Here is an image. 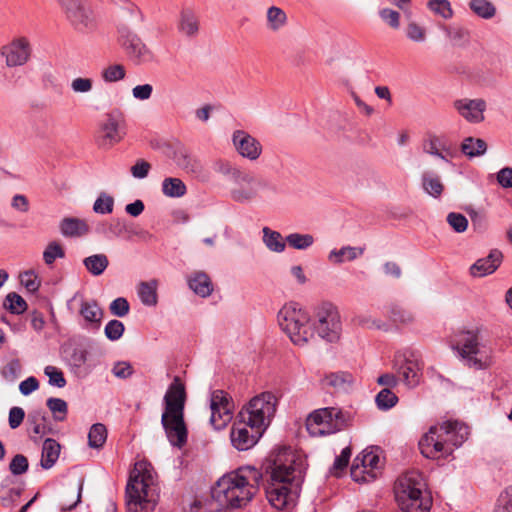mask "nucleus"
Returning <instances> with one entry per match:
<instances>
[{"mask_svg":"<svg viewBox=\"0 0 512 512\" xmlns=\"http://www.w3.org/2000/svg\"><path fill=\"white\" fill-rule=\"evenodd\" d=\"M281 329L298 346L306 345L314 332L319 337L335 342L340 338L342 325L337 308L328 302L319 305L315 311V321L310 325V317L298 303L285 304L277 314Z\"/></svg>","mask_w":512,"mask_h":512,"instance_id":"1","label":"nucleus"},{"mask_svg":"<svg viewBox=\"0 0 512 512\" xmlns=\"http://www.w3.org/2000/svg\"><path fill=\"white\" fill-rule=\"evenodd\" d=\"M304 460L290 447H282L266 468L265 493L268 502L278 510L293 501L292 487L298 488L305 473Z\"/></svg>","mask_w":512,"mask_h":512,"instance_id":"2","label":"nucleus"},{"mask_svg":"<svg viewBox=\"0 0 512 512\" xmlns=\"http://www.w3.org/2000/svg\"><path fill=\"white\" fill-rule=\"evenodd\" d=\"M262 473L253 466H243L223 475L212 488V497L222 508H242L254 497Z\"/></svg>","mask_w":512,"mask_h":512,"instance_id":"3","label":"nucleus"},{"mask_svg":"<svg viewBox=\"0 0 512 512\" xmlns=\"http://www.w3.org/2000/svg\"><path fill=\"white\" fill-rule=\"evenodd\" d=\"M160 498V487L152 466L135 463L126 486V505L129 512H153Z\"/></svg>","mask_w":512,"mask_h":512,"instance_id":"4","label":"nucleus"},{"mask_svg":"<svg viewBox=\"0 0 512 512\" xmlns=\"http://www.w3.org/2000/svg\"><path fill=\"white\" fill-rule=\"evenodd\" d=\"M469 436V428L458 421H447L441 426H433L420 439L421 454L430 459L447 457L454 448L460 447Z\"/></svg>","mask_w":512,"mask_h":512,"instance_id":"5","label":"nucleus"},{"mask_svg":"<svg viewBox=\"0 0 512 512\" xmlns=\"http://www.w3.org/2000/svg\"><path fill=\"white\" fill-rule=\"evenodd\" d=\"M213 169L232 184L229 197L237 203H249L258 197L260 191L270 187L266 178L244 170L226 160L216 161Z\"/></svg>","mask_w":512,"mask_h":512,"instance_id":"6","label":"nucleus"},{"mask_svg":"<svg viewBox=\"0 0 512 512\" xmlns=\"http://www.w3.org/2000/svg\"><path fill=\"white\" fill-rule=\"evenodd\" d=\"M420 473L408 472L399 477L395 483L396 501L403 512H429L432 498L425 489Z\"/></svg>","mask_w":512,"mask_h":512,"instance_id":"7","label":"nucleus"},{"mask_svg":"<svg viewBox=\"0 0 512 512\" xmlns=\"http://www.w3.org/2000/svg\"><path fill=\"white\" fill-rule=\"evenodd\" d=\"M353 413L337 407L313 411L306 420V428L313 437L325 436L343 430L351 424Z\"/></svg>","mask_w":512,"mask_h":512,"instance_id":"8","label":"nucleus"},{"mask_svg":"<svg viewBox=\"0 0 512 512\" xmlns=\"http://www.w3.org/2000/svg\"><path fill=\"white\" fill-rule=\"evenodd\" d=\"M277 398L271 392H263L253 397L249 403L242 408L238 418L243 422L262 430L263 432L269 426L272 417L276 412Z\"/></svg>","mask_w":512,"mask_h":512,"instance_id":"9","label":"nucleus"},{"mask_svg":"<svg viewBox=\"0 0 512 512\" xmlns=\"http://www.w3.org/2000/svg\"><path fill=\"white\" fill-rule=\"evenodd\" d=\"M69 22L81 32L91 31L97 25V18L87 0H56Z\"/></svg>","mask_w":512,"mask_h":512,"instance_id":"10","label":"nucleus"},{"mask_svg":"<svg viewBox=\"0 0 512 512\" xmlns=\"http://www.w3.org/2000/svg\"><path fill=\"white\" fill-rule=\"evenodd\" d=\"M233 402L223 390H214L210 396V423L216 429L224 428L232 419Z\"/></svg>","mask_w":512,"mask_h":512,"instance_id":"11","label":"nucleus"},{"mask_svg":"<svg viewBox=\"0 0 512 512\" xmlns=\"http://www.w3.org/2000/svg\"><path fill=\"white\" fill-rule=\"evenodd\" d=\"M453 349L457 351L458 355L466 361V364L476 369H483L484 362L478 358L479 354V339L475 331H465L459 336V340Z\"/></svg>","mask_w":512,"mask_h":512,"instance_id":"12","label":"nucleus"},{"mask_svg":"<svg viewBox=\"0 0 512 512\" xmlns=\"http://www.w3.org/2000/svg\"><path fill=\"white\" fill-rule=\"evenodd\" d=\"M161 424L171 445L181 448L187 442L184 412H163Z\"/></svg>","mask_w":512,"mask_h":512,"instance_id":"13","label":"nucleus"},{"mask_svg":"<svg viewBox=\"0 0 512 512\" xmlns=\"http://www.w3.org/2000/svg\"><path fill=\"white\" fill-rule=\"evenodd\" d=\"M119 33L121 44L134 63L143 64L153 59L152 52L138 35L125 27L119 29Z\"/></svg>","mask_w":512,"mask_h":512,"instance_id":"14","label":"nucleus"},{"mask_svg":"<svg viewBox=\"0 0 512 512\" xmlns=\"http://www.w3.org/2000/svg\"><path fill=\"white\" fill-rule=\"evenodd\" d=\"M125 135L124 119L120 111L107 114L100 126L99 142L102 147H111L120 142Z\"/></svg>","mask_w":512,"mask_h":512,"instance_id":"15","label":"nucleus"},{"mask_svg":"<svg viewBox=\"0 0 512 512\" xmlns=\"http://www.w3.org/2000/svg\"><path fill=\"white\" fill-rule=\"evenodd\" d=\"M263 431L249 427L248 424L243 422V419L238 418L232 426L230 439L232 445L239 451H246L252 448L263 435Z\"/></svg>","mask_w":512,"mask_h":512,"instance_id":"16","label":"nucleus"},{"mask_svg":"<svg viewBox=\"0 0 512 512\" xmlns=\"http://www.w3.org/2000/svg\"><path fill=\"white\" fill-rule=\"evenodd\" d=\"M453 107L467 122L478 124L485 119L484 112L487 109V103L482 98H461L453 102Z\"/></svg>","mask_w":512,"mask_h":512,"instance_id":"17","label":"nucleus"},{"mask_svg":"<svg viewBox=\"0 0 512 512\" xmlns=\"http://www.w3.org/2000/svg\"><path fill=\"white\" fill-rule=\"evenodd\" d=\"M232 143L238 154L250 161L257 160L262 153L261 143L244 130H235L233 132Z\"/></svg>","mask_w":512,"mask_h":512,"instance_id":"18","label":"nucleus"},{"mask_svg":"<svg viewBox=\"0 0 512 512\" xmlns=\"http://www.w3.org/2000/svg\"><path fill=\"white\" fill-rule=\"evenodd\" d=\"M380 458L378 454L373 451L364 450L358 455L351 467V476L355 481H366L365 475L374 478L376 476L375 470L379 468Z\"/></svg>","mask_w":512,"mask_h":512,"instance_id":"19","label":"nucleus"},{"mask_svg":"<svg viewBox=\"0 0 512 512\" xmlns=\"http://www.w3.org/2000/svg\"><path fill=\"white\" fill-rule=\"evenodd\" d=\"M30 54L29 41L24 37L17 38L2 48V55L5 57L6 64L9 67L24 65L28 61Z\"/></svg>","mask_w":512,"mask_h":512,"instance_id":"20","label":"nucleus"},{"mask_svg":"<svg viewBox=\"0 0 512 512\" xmlns=\"http://www.w3.org/2000/svg\"><path fill=\"white\" fill-rule=\"evenodd\" d=\"M79 314L82 317V327L84 329L90 331H98L100 329L104 311L96 300L82 299L80 302Z\"/></svg>","mask_w":512,"mask_h":512,"instance_id":"21","label":"nucleus"},{"mask_svg":"<svg viewBox=\"0 0 512 512\" xmlns=\"http://www.w3.org/2000/svg\"><path fill=\"white\" fill-rule=\"evenodd\" d=\"M185 401V386L180 377L175 376L164 396V412H184Z\"/></svg>","mask_w":512,"mask_h":512,"instance_id":"22","label":"nucleus"},{"mask_svg":"<svg viewBox=\"0 0 512 512\" xmlns=\"http://www.w3.org/2000/svg\"><path fill=\"white\" fill-rule=\"evenodd\" d=\"M503 254L498 249L490 251L487 257L478 259L471 267L470 274L473 277H484L494 273L500 266Z\"/></svg>","mask_w":512,"mask_h":512,"instance_id":"23","label":"nucleus"},{"mask_svg":"<svg viewBox=\"0 0 512 512\" xmlns=\"http://www.w3.org/2000/svg\"><path fill=\"white\" fill-rule=\"evenodd\" d=\"M421 369L419 360L411 354L404 358L397 372L407 387L414 388L420 383Z\"/></svg>","mask_w":512,"mask_h":512,"instance_id":"24","label":"nucleus"},{"mask_svg":"<svg viewBox=\"0 0 512 512\" xmlns=\"http://www.w3.org/2000/svg\"><path fill=\"white\" fill-rule=\"evenodd\" d=\"M177 29L179 33L188 38H195L198 35L200 22L198 15L193 9L189 7L181 9L177 21Z\"/></svg>","mask_w":512,"mask_h":512,"instance_id":"25","label":"nucleus"},{"mask_svg":"<svg viewBox=\"0 0 512 512\" xmlns=\"http://www.w3.org/2000/svg\"><path fill=\"white\" fill-rule=\"evenodd\" d=\"M364 253V248L343 246L340 249H332L328 254L329 262L340 265L346 261H354Z\"/></svg>","mask_w":512,"mask_h":512,"instance_id":"26","label":"nucleus"},{"mask_svg":"<svg viewBox=\"0 0 512 512\" xmlns=\"http://www.w3.org/2000/svg\"><path fill=\"white\" fill-rule=\"evenodd\" d=\"M188 285L194 293L203 298L210 296L213 291L209 276L202 271L193 273L188 279Z\"/></svg>","mask_w":512,"mask_h":512,"instance_id":"27","label":"nucleus"},{"mask_svg":"<svg viewBox=\"0 0 512 512\" xmlns=\"http://www.w3.org/2000/svg\"><path fill=\"white\" fill-rule=\"evenodd\" d=\"M158 281L156 279H152L150 281L140 282L137 287V294L144 306L147 307H155L158 303Z\"/></svg>","mask_w":512,"mask_h":512,"instance_id":"28","label":"nucleus"},{"mask_svg":"<svg viewBox=\"0 0 512 512\" xmlns=\"http://www.w3.org/2000/svg\"><path fill=\"white\" fill-rule=\"evenodd\" d=\"M60 232L64 237H79L88 232V225L85 221L74 218L66 217L59 224Z\"/></svg>","mask_w":512,"mask_h":512,"instance_id":"29","label":"nucleus"},{"mask_svg":"<svg viewBox=\"0 0 512 512\" xmlns=\"http://www.w3.org/2000/svg\"><path fill=\"white\" fill-rule=\"evenodd\" d=\"M60 455L59 443L52 439L47 438L42 447V455L40 465L43 469H50L54 466Z\"/></svg>","mask_w":512,"mask_h":512,"instance_id":"30","label":"nucleus"},{"mask_svg":"<svg viewBox=\"0 0 512 512\" xmlns=\"http://www.w3.org/2000/svg\"><path fill=\"white\" fill-rule=\"evenodd\" d=\"M423 190L433 198H439L444 190L440 177L432 171H425L421 175Z\"/></svg>","mask_w":512,"mask_h":512,"instance_id":"31","label":"nucleus"},{"mask_svg":"<svg viewBox=\"0 0 512 512\" xmlns=\"http://www.w3.org/2000/svg\"><path fill=\"white\" fill-rule=\"evenodd\" d=\"M461 152L468 158L483 156L487 152V143L480 138L466 137L461 143Z\"/></svg>","mask_w":512,"mask_h":512,"instance_id":"32","label":"nucleus"},{"mask_svg":"<svg viewBox=\"0 0 512 512\" xmlns=\"http://www.w3.org/2000/svg\"><path fill=\"white\" fill-rule=\"evenodd\" d=\"M262 233V240L267 249L275 253H282L285 250L287 242L283 239L280 232L264 227Z\"/></svg>","mask_w":512,"mask_h":512,"instance_id":"33","label":"nucleus"},{"mask_svg":"<svg viewBox=\"0 0 512 512\" xmlns=\"http://www.w3.org/2000/svg\"><path fill=\"white\" fill-rule=\"evenodd\" d=\"M162 193L169 198H180L187 192L185 183L176 177H167L162 181Z\"/></svg>","mask_w":512,"mask_h":512,"instance_id":"34","label":"nucleus"},{"mask_svg":"<svg viewBox=\"0 0 512 512\" xmlns=\"http://www.w3.org/2000/svg\"><path fill=\"white\" fill-rule=\"evenodd\" d=\"M353 381L354 377L348 372L330 373L324 378L325 385L333 387L338 391H347Z\"/></svg>","mask_w":512,"mask_h":512,"instance_id":"35","label":"nucleus"},{"mask_svg":"<svg viewBox=\"0 0 512 512\" xmlns=\"http://www.w3.org/2000/svg\"><path fill=\"white\" fill-rule=\"evenodd\" d=\"M83 265L93 276H100L107 269L109 260L105 254H94L84 258Z\"/></svg>","mask_w":512,"mask_h":512,"instance_id":"36","label":"nucleus"},{"mask_svg":"<svg viewBox=\"0 0 512 512\" xmlns=\"http://www.w3.org/2000/svg\"><path fill=\"white\" fill-rule=\"evenodd\" d=\"M101 233L106 234L108 237H127L129 238L133 234L132 226L129 225L124 219H114L107 227V230H98Z\"/></svg>","mask_w":512,"mask_h":512,"instance_id":"37","label":"nucleus"},{"mask_svg":"<svg viewBox=\"0 0 512 512\" xmlns=\"http://www.w3.org/2000/svg\"><path fill=\"white\" fill-rule=\"evenodd\" d=\"M267 27L271 31H278L287 23V15L285 11L277 6H271L267 10Z\"/></svg>","mask_w":512,"mask_h":512,"instance_id":"38","label":"nucleus"},{"mask_svg":"<svg viewBox=\"0 0 512 512\" xmlns=\"http://www.w3.org/2000/svg\"><path fill=\"white\" fill-rule=\"evenodd\" d=\"M469 8L478 17L483 19H491L496 15V7L489 0H470Z\"/></svg>","mask_w":512,"mask_h":512,"instance_id":"39","label":"nucleus"},{"mask_svg":"<svg viewBox=\"0 0 512 512\" xmlns=\"http://www.w3.org/2000/svg\"><path fill=\"white\" fill-rule=\"evenodd\" d=\"M285 240L290 247L296 250H306L310 248L315 242L313 235L296 232L287 235Z\"/></svg>","mask_w":512,"mask_h":512,"instance_id":"40","label":"nucleus"},{"mask_svg":"<svg viewBox=\"0 0 512 512\" xmlns=\"http://www.w3.org/2000/svg\"><path fill=\"white\" fill-rule=\"evenodd\" d=\"M107 439V429L101 423L93 424L88 433V444L91 448H101Z\"/></svg>","mask_w":512,"mask_h":512,"instance_id":"41","label":"nucleus"},{"mask_svg":"<svg viewBox=\"0 0 512 512\" xmlns=\"http://www.w3.org/2000/svg\"><path fill=\"white\" fill-rule=\"evenodd\" d=\"M3 305L12 314L17 315L24 313L27 309L26 301L16 292L8 293Z\"/></svg>","mask_w":512,"mask_h":512,"instance_id":"42","label":"nucleus"},{"mask_svg":"<svg viewBox=\"0 0 512 512\" xmlns=\"http://www.w3.org/2000/svg\"><path fill=\"white\" fill-rule=\"evenodd\" d=\"M375 402L380 410L386 411L397 404L398 397L389 388H383L376 395Z\"/></svg>","mask_w":512,"mask_h":512,"instance_id":"43","label":"nucleus"},{"mask_svg":"<svg viewBox=\"0 0 512 512\" xmlns=\"http://www.w3.org/2000/svg\"><path fill=\"white\" fill-rule=\"evenodd\" d=\"M389 318L394 323H399L402 325H410L414 321V315L412 312L404 309L399 305H391L388 311Z\"/></svg>","mask_w":512,"mask_h":512,"instance_id":"44","label":"nucleus"},{"mask_svg":"<svg viewBox=\"0 0 512 512\" xmlns=\"http://www.w3.org/2000/svg\"><path fill=\"white\" fill-rule=\"evenodd\" d=\"M126 76L125 67L122 64H112L104 68L101 77L106 83H113L123 80Z\"/></svg>","mask_w":512,"mask_h":512,"instance_id":"45","label":"nucleus"},{"mask_svg":"<svg viewBox=\"0 0 512 512\" xmlns=\"http://www.w3.org/2000/svg\"><path fill=\"white\" fill-rule=\"evenodd\" d=\"M175 161L178 167L188 173H196L200 171V164L197 160L190 157L185 151H179L175 155Z\"/></svg>","mask_w":512,"mask_h":512,"instance_id":"46","label":"nucleus"},{"mask_svg":"<svg viewBox=\"0 0 512 512\" xmlns=\"http://www.w3.org/2000/svg\"><path fill=\"white\" fill-rule=\"evenodd\" d=\"M427 7L434 14L439 15L444 19H450L453 17V9L448 0H429L427 2Z\"/></svg>","mask_w":512,"mask_h":512,"instance_id":"47","label":"nucleus"},{"mask_svg":"<svg viewBox=\"0 0 512 512\" xmlns=\"http://www.w3.org/2000/svg\"><path fill=\"white\" fill-rule=\"evenodd\" d=\"M65 250L64 248L56 241L50 242L44 252H43V260L46 265H52L56 259L64 258Z\"/></svg>","mask_w":512,"mask_h":512,"instance_id":"48","label":"nucleus"},{"mask_svg":"<svg viewBox=\"0 0 512 512\" xmlns=\"http://www.w3.org/2000/svg\"><path fill=\"white\" fill-rule=\"evenodd\" d=\"M47 407L54 414V418L57 421H63L68 412V406L66 401L61 398L51 397L47 400Z\"/></svg>","mask_w":512,"mask_h":512,"instance_id":"49","label":"nucleus"},{"mask_svg":"<svg viewBox=\"0 0 512 512\" xmlns=\"http://www.w3.org/2000/svg\"><path fill=\"white\" fill-rule=\"evenodd\" d=\"M124 331V324L117 319L110 320L104 328V334L110 341L119 340L123 336Z\"/></svg>","mask_w":512,"mask_h":512,"instance_id":"50","label":"nucleus"},{"mask_svg":"<svg viewBox=\"0 0 512 512\" xmlns=\"http://www.w3.org/2000/svg\"><path fill=\"white\" fill-rule=\"evenodd\" d=\"M114 199L106 193H101L93 205V210L98 214H110L113 211Z\"/></svg>","mask_w":512,"mask_h":512,"instance_id":"51","label":"nucleus"},{"mask_svg":"<svg viewBox=\"0 0 512 512\" xmlns=\"http://www.w3.org/2000/svg\"><path fill=\"white\" fill-rule=\"evenodd\" d=\"M29 468V462L26 456L23 454H16L10 464H9V470L12 475L18 476L22 475L27 472Z\"/></svg>","mask_w":512,"mask_h":512,"instance_id":"52","label":"nucleus"},{"mask_svg":"<svg viewBox=\"0 0 512 512\" xmlns=\"http://www.w3.org/2000/svg\"><path fill=\"white\" fill-rule=\"evenodd\" d=\"M44 373L49 378V384L58 388H63L66 385V379L63 372L55 366H46Z\"/></svg>","mask_w":512,"mask_h":512,"instance_id":"53","label":"nucleus"},{"mask_svg":"<svg viewBox=\"0 0 512 512\" xmlns=\"http://www.w3.org/2000/svg\"><path fill=\"white\" fill-rule=\"evenodd\" d=\"M494 512H512V486L500 494Z\"/></svg>","mask_w":512,"mask_h":512,"instance_id":"54","label":"nucleus"},{"mask_svg":"<svg viewBox=\"0 0 512 512\" xmlns=\"http://www.w3.org/2000/svg\"><path fill=\"white\" fill-rule=\"evenodd\" d=\"M447 222L453 228V230L457 233H463L466 231L468 227L467 218L461 214L456 212H451L447 215Z\"/></svg>","mask_w":512,"mask_h":512,"instance_id":"55","label":"nucleus"},{"mask_svg":"<svg viewBox=\"0 0 512 512\" xmlns=\"http://www.w3.org/2000/svg\"><path fill=\"white\" fill-rule=\"evenodd\" d=\"M109 310L116 317H125L130 311V305L126 298L118 297L110 303Z\"/></svg>","mask_w":512,"mask_h":512,"instance_id":"56","label":"nucleus"},{"mask_svg":"<svg viewBox=\"0 0 512 512\" xmlns=\"http://www.w3.org/2000/svg\"><path fill=\"white\" fill-rule=\"evenodd\" d=\"M112 374L119 379H128L134 374V368L128 361H118L114 363Z\"/></svg>","mask_w":512,"mask_h":512,"instance_id":"57","label":"nucleus"},{"mask_svg":"<svg viewBox=\"0 0 512 512\" xmlns=\"http://www.w3.org/2000/svg\"><path fill=\"white\" fill-rule=\"evenodd\" d=\"M21 284L27 289L28 292L34 293L40 287V281L34 271H25L20 275Z\"/></svg>","mask_w":512,"mask_h":512,"instance_id":"58","label":"nucleus"},{"mask_svg":"<svg viewBox=\"0 0 512 512\" xmlns=\"http://www.w3.org/2000/svg\"><path fill=\"white\" fill-rule=\"evenodd\" d=\"M379 17L393 29L400 27V14L395 10L383 8L379 11Z\"/></svg>","mask_w":512,"mask_h":512,"instance_id":"59","label":"nucleus"},{"mask_svg":"<svg viewBox=\"0 0 512 512\" xmlns=\"http://www.w3.org/2000/svg\"><path fill=\"white\" fill-rule=\"evenodd\" d=\"M151 165L144 159H138L135 164L131 167L130 171L134 178L144 179L148 176Z\"/></svg>","mask_w":512,"mask_h":512,"instance_id":"60","label":"nucleus"},{"mask_svg":"<svg viewBox=\"0 0 512 512\" xmlns=\"http://www.w3.org/2000/svg\"><path fill=\"white\" fill-rule=\"evenodd\" d=\"M406 36L414 42H423L426 38L425 29L415 22H411L407 26Z\"/></svg>","mask_w":512,"mask_h":512,"instance_id":"61","label":"nucleus"},{"mask_svg":"<svg viewBox=\"0 0 512 512\" xmlns=\"http://www.w3.org/2000/svg\"><path fill=\"white\" fill-rule=\"evenodd\" d=\"M93 82L90 78L78 77L72 80L71 89L75 93H88L92 90Z\"/></svg>","mask_w":512,"mask_h":512,"instance_id":"62","label":"nucleus"},{"mask_svg":"<svg viewBox=\"0 0 512 512\" xmlns=\"http://www.w3.org/2000/svg\"><path fill=\"white\" fill-rule=\"evenodd\" d=\"M25 418V411L23 408L14 406L9 411L8 422L11 429L18 428Z\"/></svg>","mask_w":512,"mask_h":512,"instance_id":"63","label":"nucleus"},{"mask_svg":"<svg viewBox=\"0 0 512 512\" xmlns=\"http://www.w3.org/2000/svg\"><path fill=\"white\" fill-rule=\"evenodd\" d=\"M497 183L504 189L512 188V167H504L496 173Z\"/></svg>","mask_w":512,"mask_h":512,"instance_id":"64","label":"nucleus"}]
</instances>
